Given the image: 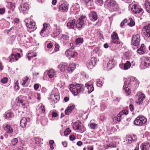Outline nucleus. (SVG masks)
Returning <instances> with one entry per match:
<instances>
[{
  "label": "nucleus",
  "instance_id": "nucleus-4",
  "mask_svg": "<svg viewBox=\"0 0 150 150\" xmlns=\"http://www.w3.org/2000/svg\"><path fill=\"white\" fill-rule=\"evenodd\" d=\"M143 36L150 39V24H148L144 27L142 31Z\"/></svg>",
  "mask_w": 150,
  "mask_h": 150
},
{
  "label": "nucleus",
  "instance_id": "nucleus-52",
  "mask_svg": "<svg viewBox=\"0 0 150 150\" xmlns=\"http://www.w3.org/2000/svg\"><path fill=\"white\" fill-rule=\"evenodd\" d=\"M97 85L98 86L101 87L102 86L103 83L101 81L99 80L97 81L96 82Z\"/></svg>",
  "mask_w": 150,
  "mask_h": 150
},
{
  "label": "nucleus",
  "instance_id": "nucleus-16",
  "mask_svg": "<svg viewBox=\"0 0 150 150\" xmlns=\"http://www.w3.org/2000/svg\"><path fill=\"white\" fill-rule=\"evenodd\" d=\"M76 20L74 19H70L67 24V26L69 29H74L75 28Z\"/></svg>",
  "mask_w": 150,
  "mask_h": 150
},
{
  "label": "nucleus",
  "instance_id": "nucleus-44",
  "mask_svg": "<svg viewBox=\"0 0 150 150\" xmlns=\"http://www.w3.org/2000/svg\"><path fill=\"white\" fill-rule=\"evenodd\" d=\"M71 130L69 128H67L65 130L64 132V135L65 136H67L69 134Z\"/></svg>",
  "mask_w": 150,
  "mask_h": 150
},
{
  "label": "nucleus",
  "instance_id": "nucleus-64",
  "mask_svg": "<svg viewBox=\"0 0 150 150\" xmlns=\"http://www.w3.org/2000/svg\"><path fill=\"white\" fill-rule=\"evenodd\" d=\"M82 144V143L81 141H79L78 142L76 143V144L79 146L81 145Z\"/></svg>",
  "mask_w": 150,
  "mask_h": 150
},
{
  "label": "nucleus",
  "instance_id": "nucleus-22",
  "mask_svg": "<svg viewBox=\"0 0 150 150\" xmlns=\"http://www.w3.org/2000/svg\"><path fill=\"white\" fill-rule=\"evenodd\" d=\"M65 54L68 57H73L74 55V52L72 49L67 50L65 52Z\"/></svg>",
  "mask_w": 150,
  "mask_h": 150
},
{
  "label": "nucleus",
  "instance_id": "nucleus-11",
  "mask_svg": "<svg viewBox=\"0 0 150 150\" xmlns=\"http://www.w3.org/2000/svg\"><path fill=\"white\" fill-rule=\"evenodd\" d=\"M30 21H28V18L25 19L24 21L25 22L26 27L32 29L35 28V23L31 21V19H30Z\"/></svg>",
  "mask_w": 150,
  "mask_h": 150
},
{
  "label": "nucleus",
  "instance_id": "nucleus-23",
  "mask_svg": "<svg viewBox=\"0 0 150 150\" xmlns=\"http://www.w3.org/2000/svg\"><path fill=\"white\" fill-rule=\"evenodd\" d=\"M47 74L49 78H52L56 76V71L51 69L48 71Z\"/></svg>",
  "mask_w": 150,
  "mask_h": 150
},
{
  "label": "nucleus",
  "instance_id": "nucleus-27",
  "mask_svg": "<svg viewBox=\"0 0 150 150\" xmlns=\"http://www.w3.org/2000/svg\"><path fill=\"white\" fill-rule=\"evenodd\" d=\"M4 130L8 133L11 134L13 132L12 128L9 125L6 124V125L4 127Z\"/></svg>",
  "mask_w": 150,
  "mask_h": 150
},
{
  "label": "nucleus",
  "instance_id": "nucleus-10",
  "mask_svg": "<svg viewBox=\"0 0 150 150\" xmlns=\"http://www.w3.org/2000/svg\"><path fill=\"white\" fill-rule=\"evenodd\" d=\"M96 59L94 57H93L91 59L88 60L86 63L87 68L89 69L93 68L96 64Z\"/></svg>",
  "mask_w": 150,
  "mask_h": 150
},
{
  "label": "nucleus",
  "instance_id": "nucleus-34",
  "mask_svg": "<svg viewBox=\"0 0 150 150\" xmlns=\"http://www.w3.org/2000/svg\"><path fill=\"white\" fill-rule=\"evenodd\" d=\"M4 117L5 118H11L13 116V114L10 111H8L4 114Z\"/></svg>",
  "mask_w": 150,
  "mask_h": 150
},
{
  "label": "nucleus",
  "instance_id": "nucleus-17",
  "mask_svg": "<svg viewBox=\"0 0 150 150\" xmlns=\"http://www.w3.org/2000/svg\"><path fill=\"white\" fill-rule=\"evenodd\" d=\"M68 4L67 2L62 4L59 7L60 11L62 12H67L68 9Z\"/></svg>",
  "mask_w": 150,
  "mask_h": 150
},
{
  "label": "nucleus",
  "instance_id": "nucleus-46",
  "mask_svg": "<svg viewBox=\"0 0 150 150\" xmlns=\"http://www.w3.org/2000/svg\"><path fill=\"white\" fill-rule=\"evenodd\" d=\"M144 50H142L140 48H139L137 50V52L139 54H143L144 53Z\"/></svg>",
  "mask_w": 150,
  "mask_h": 150
},
{
  "label": "nucleus",
  "instance_id": "nucleus-59",
  "mask_svg": "<svg viewBox=\"0 0 150 150\" xmlns=\"http://www.w3.org/2000/svg\"><path fill=\"white\" fill-rule=\"evenodd\" d=\"M47 47L48 48H51L52 47V45L51 43H50L47 45Z\"/></svg>",
  "mask_w": 150,
  "mask_h": 150
},
{
  "label": "nucleus",
  "instance_id": "nucleus-53",
  "mask_svg": "<svg viewBox=\"0 0 150 150\" xmlns=\"http://www.w3.org/2000/svg\"><path fill=\"white\" fill-rule=\"evenodd\" d=\"M127 22V20L126 19H125L124 20L121 22L120 24V26L121 27H122L123 26V25H124V24L125 23H126Z\"/></svg>",
  "mask_w": 150,
  "mask_h": 150
},
{
  "label": "nucleus",
  "instance_id": "nucleus-21",
  "mask_svg": "<svg viewBox=\"0 0 150 150\" xmlns=\"http://www.w3.org/2000/svg\"><path fill=\"white\" fill-rule=\"evenodd\" d=\"M30 120L29 118H26L23 117L21 120L20 124L21 126L23 128L25 127L27 125V123Z\"/></svg>",
  "mask_w": 150,
  "mask_h": 150
},
{
  "label": "nucleus",
  "instance_id": "nucleus-41",
  "mask_svg": "<svg viewBox=\"0 0 150 150\" xmlns=\"http://www.w3.org/2000/svg\"><path fill=\"white\" fill-rule=\"evenodd\" d=\"M126 140L127 143L128 144H130L132 142V138L131 136H129L126 137Z\"/></svg>",
  "mask_w": 150,
  "mask_h": 150
},
{
  "label": "nucleus",
  "instance_id": "nucleus-29",
  "mask_svg": "<svg viewBox=\"0 0 150 150\" xmlns=\"http://www.w3.org/2000/svg\"><path fill=\"white\" fill-rule=\"evenodd\" d=\"M69 38V36L67 34H62L59 38V40H61L62 41L68 40Z\"/></svg>",
  "mask_w": 150,
  "mask_h": 150
},
{
  "label": "nucleus",
  "instance_id": "nucleus-39",
  "mask_svg": "<svg viewBox=\"0 0 150 150\" xmlns=\"http://www.w3.org/2000/svg\"><path fill=\"white\" fill-rule=\"evenodd\" d=\"M39 106H40V110L41 111V112L45 114V111L44 106L42 104H40Z\"/></svg>",
  "mask_w": 150,
  "mask_h": 150
},
{
  "label": "nucleus",
  "instance_id": "nucleus-12",
  "mask_svg": "<svg viewBox=\"0 0 150 150\" xmlns=\"http://www.w3.org/2000/svg\"><path fill=\"white\" fill-rule=\"evenodd\" d=\"M136 97L138 99V100L136 101V103L140 105L143 103V100H144L145 98V95L143 94L141 92H139L136 95Z\"/></svg>",
  "mask_w": 150,
  "mask_h": 150
},
{
  "label": "nucleus",
  "instance_id": "nucleus-8",
  "mask_svg": "<svg viewBox=\"0 0 150 150\" xmlns=\"http://www.w3.org/2000/svg\"><path fill=\"white\" fill-rule=\"evenodd\" d=\"M150 66V58L145 57L141 63L140 67L142 69H145L149 67Z\"/></svg>",
  "mask_w": 150,
  "mask_h": 150
},
{
  "label": "nucleus",
  "instance_id": "nucleus-6",
  "mask_svg": "<svg viewBox=\"0 0 150 150\" xmlns=\"http://www.w3.org/2000/svg\"><path fill=\"white\" fill-rule=\"evenodd\" d=\"M73 128L74 129L79 130L81 133L84 132L86 130V128L84 126L77 122L73 124Z\"/></svg>",
  "mask_w": 150,
  "mask_h": 150
},
{
  "label": "nucleus",
  "instance_id": "nucleus-62",
  "mask_svg": "<svg viewBox=\"0 0 150 150\" xmlns=\"http://www.w3.org/2000/svg\"><path fill=\"white\" fill-rule=\"evenodd\" d=\"M129 108L131 111H133L134 109L133 105L132 104H130Z\"/></svg>",
  "mask_w": 150,
  "mask_h": 150
},
{
  "label": "nucleus",
  "instance_id": "nucleus-36",
  "mask_svg": "<svg viewBox=\"0 0 150 150\" xmlns=\"http://www.w3.org/2000/svg\"><path fill=\"white\" fill-rule=\"evenodd\" d=\"M83 41V38H78L76 39L75 40V42L77 45H79L80 44H82Z\"/></svg>",
  "mask_w": 150,
  "mask_h": 150
},
{
  "label": "nucleus",
  "instance_id": "nucleus-3",
  "mask_svg": "<svg viewBox=\"0 0 150 150\" xmlns=\"http://www.w3.org/2000/svg\"><path fill=\"white\" fill-rule=\"evenodd\" d=\"M128 111L126 110H123L121 111L117 115L116 117H115L113 118V120L114 122L117 123L120 122L124 116L128 114Z\"/></svg>",
  "mask_w": 150,
  "mask_h": 150
},
{
  "label": "nucleus",
  "instance_id": "nucleus-26",
  "mask_svg": "<svg viewBox=\"0 0 150 150\" xmlns=\"http://www.w3.org/2000/svg\"><path fill=\"white\" fill-rule=\"evenodd\" d=\"M142 150H150V144L149 143H144L141 146Z\"/></svg>",
  "mask_w": 150,
  "mask_h": 150
},
{
  "label": "nucleus",
  "instance_id": "nucleus-28",
  "mask_svg": "<svg viewBox=\"0 0 150 150\" xmlns=\"http://www.w3.org/2000/svg\"><path fill=\"white\" fill-rule=\"evenodd\" d=\"M85 86L88 90V93H89L92 92L94 90V88L93 85L90 84L88 83H86L85 84Z\"/></svg>",
  "mask_w": 150,
  "mask_h": 150
},
{
  "label": "nucleus",
  "instance_id": "nucleus-5",
  "mask_svg": "<svg viewBox=\"0 0 150 150\" xmlns=\"http://www.w3.org/2000/svg\"><path fill=\"white\" fill-rule=\"evenodd\" d=\"M146 121V119L144 117L139 116L135 120L134 123L137 125L141 126L145 123Z\"/></svg>",
  "mask_w": 150,
  "mask_h": 150
},
{
  "label": "nucleus",
  "instance_id": "nucleus-42",
  "mask_svg": "<svg viewBox=\"0 0 150 150\" xmlns=\"http://www.w3.org/2000/svg\"><path fill=\"white\" fill-rule=\"evenodd\" d=\"M85 2L87 6H91L93 3V0H85Z\"/></svg>",
  "mask_w": 150,
  "mask_h": 150
},
{
  "label": "nucleus",
  "instance_id": "nucleus-32",
  "mask_svg": "<svg viewBox=\"0 0 150 150\" xmlns=\"http://www.w3.org/2000/svg\"><path fill=\"white\" fill-rule=\"evenodd\" d=\"M75 106L74 105L71 106H69L67 109L65 110V113L67 115H69V114L71 112L72 110L74 109Z\"/></svg>",
  "mask_w": 150,
  "mask_h": 150
},
{
  "label": "nucleus",
  "instance_id": "nucleus-57",
  "mask_svg": "<svg viewBox=\"0 0 150 150\" xmlns=\"http://www.w3.org/2000/svg\"><path fill=\"white\" fill-rule=\"evenodd\" d=\"M70 140L71 141H74L75 139V138L74 135H71L69 136Z\"/></svg>",
  "mask_w": 150,
  "mask_h": 150
},
{
  "label": "nucleus",
  "instance_id": "nucleus-1",
  "mask_svg": "<svg viewBox=\"0 0 150 150\" xmlns=\"http://www.w3.org/2000/svg\"><path fill=\"white\" fill-rule=\"evenodd\" d=\"M69 89L74 96H76L84 91V87L81 84H79L76 85L70 84Z\"/></svg>",
  "mask_w": 150,
  "mask_h": 150
},
{
  "label": "nucleus",
  "instance_id": "nucleus-33",
  "mask_svg": "<svg viewBox=\"0 0 150 150\" xmlns=\"http://www.w3.org/2000/svg\"><path fill=\"white\" fill-rule=\"evenodd\" d=\"M113 59H110L107 64V67L108 69H111L114 67V63Z\"/></svg>",
  "mask_w": 150,
  "mask_h": 150
},
{
  "label": "nucleus",
  "instance_id": "nucleus-56",
  "mask_svg": "<svg viewBox=\"0 0 150 150\" xmlns=\"http://www.w3.org/2000/svg\"><path fill=\"white\" fill-rule=\"evenodd\" d=\"M52 117H56L58 115V114L55 112H52Z\"/></svg>",
  "mask_w": 150,
  "mask_h": 150
},
{
  "label": "nucleus",
  "instance_id": "nucleus-51",
  "mask_svg": "<svg viewBox=\"0 0 150 150\" xmlns=\"http://www.w3.org/2000/svg\"><path fill=\"white\" fill-rule=\"evenodd\" d=\"M9 4L10 5V7L11 9V10H13L15 8V4H14L12 3L11 2H10L9 3Z\"/></svg>",
  "mask_w": 150,
  "mask_h": 150
},
{
  "label": "nucleus",
  "instance_id": "nucleus-2",
  "mask_svg": "<svg viewBox=\"0 0 150 150\" xmlns=\"http://www.w3.org/2000/svg\"><path fill=\"white\" fill-rule=\"evenodd\" d=\"M105 5L110 8L113 9V11H115L118 7V4L114 0H107L105 2Z\"/></svg>",
  "mask_w": 150,
  "mask_h": 150
},
{
  "label": "nucleus",
  "instance_id": "nucleus-45",
  "mask_svg": "<svg viewBox=\"0 0 150 150\" xmlns=\"http://www.w3.org/2000/svg\"><path fill=\"white\" fill-rule=\"evenodd\" d=\"M129 20L130 21V22L129 23V25L130 26H134V25L135 22L132 20V18H129Z\"/></svg>",
  "mask_w": 150,
  "mask_h": 150
},
{
  "label": "nucleus",
  "instance_id": "nucleus-25",
  "mask_svg": "<svg viewBox=\"0 0 150 150\" xmlns=\"http://www.w3.org/2000/svg\"><path fill=\"white\" fill-rule=\"evenodd\" d=\"M67 63L60 64L58 66V68L61 71L63 72L67 69Z\"/></svg>",
  "mask_w": 150,
  "mask_h": 150
},
{
  "label": "nucleus",
  "instance_id": "nucleus-15",
  "mask_svg": "<svg viewBox=\"0 0 150 150\" xmlns=\"http://www.w3.org/2000/svg\"><path fill=\"white\" fill-rule=\"evenodd\" d=\"M25 97L22 96H20L16 98V100H17V102L18 103H21V104L22 106L24 108H25L26 106L25 102L26 101L24 100V98H25Z\"/></svg>",
  "mask_w": 150,
  "mask_h": 150
},
{
  "label": "nucleus",
  "instance_id": "nucleus-61",
  "mask_svg": "<svg viewBox=\"0 0 150 150\" xmlns=\"http://www.w3.org/2000/svg\"><path fill=\"white\" fill-rule=\"evenodd\" d=\"M45 31V30L43 29L40 32V34L41 36L44 37V31Z\"/></svg>",
  "mask_w": 150,
  "mask_h": 150
},
{
  "label": "nucleus",
  "instance_id": "nucleus-9",
  "mask_svg": "<svg viewBox=\"0 0 150 150\" xmlns=\"http://www.w3.org/2000/svg\"><path fill=\"white\" fill-rule=\"evenodd\" d=\"M140 38L139 34L134 35L132 37V44L134 46L138 45L140 43Z\"/></svg>",
  "mask_w": 150,
  "mask_h": 150
},
{
  "label": "nucleus",
  "instance_id": "nucleus-19",
  "mask_svg": "<svg viewBox=\"0 0 150 150\" xmlns=\"http://www.w3.org/2000/svg\"><path fill=\"white\" fill-rule=\"evenodd\" d=\"M20 57L19 53H17L16 54H12L9 57V62H13L14 61H17L18 58Z\"/></svg>",
  "mask_w": 150,
  "mask_h": 150
},
{
  "label": "nucleus",
  "instance_id": "nucleus-58",
  "mask_svg": "<svg viewBox=\"0 0 150 150\" xmlns=\"http://www.w3.org/2000/svg\"><path fill=\"white\" fill-rule=\"evenodd\" d=\"M34 87L35 90H37L39 87V85L38 84H35L34 85Z\"/></svg>",
  "mask_w": 150,
  "mask_h": 150
},
{
  "label": "nucleus",
  "instance_id": "nucleus-49",
  "mask_svg": "<svg viewBox=\"0 0 150 150\" xmlns=\"http://www.w3.org/2000/svg\"><path fill=\"white\" fill-rule=\"evenodd\" d=\"M97 126V124L94 123H91L90 124V126L91 128L94 129Z\"/></svg>",
  "mask_w": 150,
  "mask_h": 150
},
{
  "label": "nucleus",
  "instance_id": "nucleus-7",
  "mask_svg": "<svg viewBox=\"0 0 150 150\" xmlns=\"http://www.w3.org/2000/svg\"><path fill=\"white\" fill-rule=\"evenodd\" d=\"M85 17V16H81L77 21L76 23L75 22V28L76 27L79 30H80L83 28L84 24L83 19Z\"/></svg>",
  "mask_w": 150,
  "mask_h": 150
},
{
  "label": "nucleus",
  "instance_id": "nucleus-18",
  "mask_svg": "<svg viewBox=\"0 0 150 150\" xmlns=\"http://www.w3.org/2000/svg\"><path fill=\"white\" fill-rule=\"evenodd\" d=\"M112 38V42L116 44L120 43L119 38L117 33L113 32L111 35Z\"/></svg>",
  "mask_w": 150,
  "mask_h": 150
},
{
  "label": "nucleus",
  "instance_id": "nucleus-47",
  "mask_svg": "<svg viewBox=\"0 0 150 150\" xmlns=\"http://www.w3.org/2000/svg\"><path fill=\"white\" fill-rule=\"evenodd\" d=\"M60 33V30L59 29H57L56 30L54 33V36L55 37L58 35Z\"/></svg>",
  "mask_w": 150,
  "mask_h": 150
},
{
  "label": "nucleus",
  "instance_id": "nucleus-48",
  "mask_svg": "<svg viewBox=\"0 0 150 150\" xmlns=\"http://www.w3.org/2000/svg\"><path fill=\"white\" fill-rule=\"evenodd\" d=\"M8 81V79L7 78L5 77L1 80V81L3 83H7Z\"/></svg>",
  "mask_w": 150,
  "mask_h": 150
},
{
  "label": "nucleus",
  "instance_id": "nucleus-54",
  "mask_svg": "<svg viewBox=\"0 0 150 150\" xmlns=\"http://www.w3.org/2000/svg\"><path fill=\"white\" fill-rule=\"evenodd\" d=\"M28 80V77H26L25 79L23 80V83H22V85H25V83Z\"/></svg>",
  "mask_w": 150,
  "mask_h": 150
},
{
  "label": "nucleus",
  "instance_id": "nucleus-60",
  "mask_svg": "<svg viewBox=\"0 0 150 150\" xmlns=\"http://www.w3.org/2000/svg\"><path fill=\"white\" fill-rule=\"evenodd\" d=\"M43 28L42 29L45 30L47 28V24L46 23H44L43 24Z\"/></svg>",
  "mask_w": 150,
  "mask_h": 150
},
{
  "label": "nucleus",
  "instance_id": "nucleus-31",
  "mask_svg": "<svg viewBox=\"0 0 150 150\" xmlns=\"http://www.w3.org/2000/svg\"><path fill=\"white\" fill-rule=\"evenodd\" d=\"M127 83H126L125 82L124 83V85L123 86V88L127 93V95H129L130 93V91L129 88L128 87V86Z\"/></svg>",
  "mask_w": 150,
  "mask_h": 150
},
{
  "label": "nucleus",
  "instance_id": "nucleus-30",
  "mask_svg": "<svg viewBox=\"0 0 150 150\" xmlns=\"http://www.w3.org/2000/svg\"><path fill=\"white\" fill-rule=\"evenodd\" d=\"M76 68V66L74 64H71L67 66V70L68 71L71 72H72Z\"/></svg>",
  "mask_w": 150,
  "mask_h": 150
},
{
  "label": "nucleus",
  "instance_id": "nucleus-50",
  "mask_svg": "<svg viewBox=\"0 0 150 150\" xmlns=\"http://www.w3.org/2000/svg\"><path fill=\"white\" fill-rule=\"evenodd\" d=\"M55 50L56 51H59V44L57 43H55Z\"/></svg>",
  "mask_w": 150,
  "mask_h": 150
},
{
  "label": "nucleus",
  "instance_id": "nucleus-13",
  "mask_svg": "<svg viewBox=\"0 0 150 150\" xmlns=\"http://www.w3.org/2000/svg\"><path fill=\"white\" fill-rule=\"evenodd\" d=\"M29 8V4L27 3H24L21 5L20 11H22L23 13H26Z\"/></svg>",
  "mask_w": 150,
  "mask_h": 150
},
{
  "label": "nucleus",
  "instance_id": "nucleus-55",
  "mask_svg": "<svg viewBox=\"0 0 150 150\" xmlns=\"http://www.w3.org/2000/svg\"><path fill=\"white\" fill-rule=\"evenodd\" d=\"M5 12V9L4 8H0V14H3Z\"/></svg>",
  "mask_w": 150,
  "mask_h": 150
},
{
  "label": "nucleus",
  "instance_id": "nucleus-20",
  "mask_svg": "<svg viewBox=\"0 0 150 150\" xmlns=\"http://www.w3.org/2000/svg\"><path fill=\"white\" fill-rule=\"evenodd\" d=\"M91 20L93 21H96L98 18V16L96 12L94 11H91L89 14Z\"/></svg>",
  "mask_w": 150,
  "mask_h": 150
},
{
  "label": "nucleus",
  "instance_id": "nucleus-38",
  "mask_svg": "<svg viewBox=\"0 0 150 150\" xmlns=\"http://www.w3.org/2000/svg\"><path fill=\"white\" fill-rule=\"evenodd\" d=\"M150 7V3L148 0H146L145 2L144 7L146 10Z\"/></svg>",
  "mask_w": 150,
  "mask_h": 150
},
{
  "label": "nucleus",
  "instance_id": "nucleus-63",
  "mask_svg": "<svg viewBox=\"0 0 150 150\" xmlns=\"http://www.w3.org/2000/svg\"><path fill=\"white\" fill-rule=\"evenodd\" d=\"M14 22L15 23H17L19 21V20L17 18H15L13 20Z\"/></svg>",
  "mask_w": 150,
  "mask_h": 150
},
{
  "label": "nucleus",
  "instance_id": "nucleus-24",
  "mask_svg": "<svg viewBox=\"0 0 150 150\" xmlns=\"http://www.w3.org/2000/svg\"><path fill=\"white\" fill-rule=\"evenodd\" d=\"M131 64L129 62L127 61L125 63L124 65H121L120 66V67L124 70H126L128 69L130 67Z\"/></svg>",
  "mask_w": 150,
  "mask_h": 150
},
{
  "label": "nucleus",
  "instance_id": "nucleus-40",
  "mask_svg": "<svg viewBox=\"0 0 150 150\" xmlns=\"http://www.w3.org/2000/svg\"><path fill=\"white\" fill-rule=\"evenodd\" d=\"M36 56V54H34L33 53H29L28 54L27 57L29 60H30L31 58L33 57H35Z\"/></svg>",
  "mask_w": 150,
  "mask_h": 150
},
{
  "label": "nucleus",
  "instance_id": "nucleus-43",
  "mask_svg": "<svg viewBox=\"0 0 150 150\" xmlns=\"http://www.w3.org/2000/svg\"><path fill=\"white\" fill-rule=\"evenodd\" d=\"M59 95H54V98L53 99L55 102H57L59 100Z\"/></svg>",
  "mask_w": 150,
  "mask_h": 150
},
{
  "label": "nucleus",
  "instance_id": "nucleus-14",
  "mask_svg": "<svg viewBox=\"0 0 150 150\" xmlns=\"http://www.w3.org/2000/svg\"><path fill=\"white\" fill-rule=\"evenodd\" d=\"M131 10L133 13H137L141 12L142 10V9L139 6L134 4L132 6Z\"/></svg>",
  "mask_w": 150,
  "mask_h": 150
},
{
  "label": "nucleus",
  "instance_id": "nucleus-37",
  "mask_svg": "<svg viewBox=\"0 0 150 150\" xmlns=\"http://www.w3.org/2000/svg\"><path fill=\"white\" fill-rule=\"evenodd\" d=\"M18 142V140L16 138H13L11 141V144L13 146L16 145Z\"/></svg>",
  "mask_w": 150,
  "mask_h": 150
},
{
  "label": "nucleus",
  "instance_id": "nucleus-35",
  "mask_svg": "<svg viewBox=\"0 0 150 150\" xmlns=\"http://www.w3.org/2000/svg\"><path fill=\"white\" fill-rule=\"evenodd\" d=\"M131 81H132L133 83L135 84L136 86H138L139 84V81L135 77H132L131 79Z\"/></svg>",
  "mask_w": 150,
  "mask_h": 150
}]
</instances>
